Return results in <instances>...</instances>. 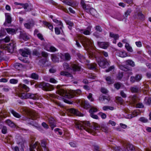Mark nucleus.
I'll list each match as a JSON object with an SVG mask.
<instances>
[{"mask_svg": "<svg viewBox=\"0 0 151 151\" xmlns=\"http://www.w3.org/2000/svg\"><path fill=\"white\" fill-rule=\"evenodd\" d=\"M76 128L81 130L84 129L88 133H90L93 135H95L99 127H98L93 126V127L90 125L88 121L84 122H78L76 124Z\"/></svg>", "mask_w": 151, "mask_h": 151, "instance_id": "1", "label": "nucleus"}, {"mask_svg": "<svg viewBox=\"0 0 151 151\" xmlns=\"http://www.w3.org/2000/svg\"><path fill=\"white\" fill-rule=\"evenodd\" d=\"M57 88L58 89V92L59 94L62 96L69 99L72 98L74 96L80 95L81 93V90L79 89L67 91L63 89L62 87L61 86H57Z\"/></svg>", "mask_w": 151, "mask_h": 151, "instance_id": "2", "label": "nucleus"}, {"mask_svg": "<svg viewBox=\"0 0 151 151\" xmlns=\"http://www.w3.org/2000/svg\"><path fill=\"white\" fill-rule=\"evenodd\" d=\"M79 40L82 45L86 50L89 51V48L92 46L93 45V41L92 40L86 37L80 35H78L77 37L75 39L76 41V44L78 47H81V45L78 41Z\"/></svg>", "mask_w": 151, "mask_h": 151, "instance_id": "3", "label": "nucleus"}, {"mask_svg": "<svg viewBox=\"0 0 151 151\" xmlns=\"http://www.w3.org/2000/svg\"><path fill=\"white\" fill-rule=\"evenodd\" d=\"M18 87V96L22 99H28L29 94L28 93L23 92L28 91L29 90V88L27 86H19Z\"/></svg>", "mask_w": 151, "mask_h": 151, "instance_id": "4", "label": "nucleus"}, {"mask_svg": "<svg viewBox=\"0 0 151 151\" xmlns=\"http://www.w3.org/2000/svg\"><path fill=\"white\" fill-rule=\"evenodd\" d=\"M64 68L65 69L70 70L72 69L74 71H79L80 70L81 67L78 65L74 63H72L70 65V67L68 63H64L63 64Z\"/></svg>", "mask_w": 151, "mask_h": 151, "instance_id": "5", "label": "nucleus"}, {"mask_svg": "<svg viewBox=\"0 0 151 151\" xmlns=\"http://www.w3.org/2000/svg\"><path fill=\"white\" fill-rule=\"evenodd\" d=\"M97 62L99 66L103 68H106L109 65V62L104 57H99L97 60Z\"/></svg>", "mask_w": 151, "mask_h": 151, "instance_id": "6", "label": "nucleus"}, {"mask_svg": "<svg viewBox=\"0 0 151 151\" xmlns=\"http://www.w3.org/2000/svg\"><path fill=\"white\" fill-rule=\"evenodd\" d=\"M41 54L42 56L43 57L45 58L42 60H41L40 62L42 63L43 65L45 66H48L50 65V62L48 64H45L46 62H48V60L47 58V57L48 55V54L45 52H42Z\"/></svg>", "mask_w": 151, "mask_h": 151, "instance_id": "7", "label": "nucleus"}, {"mask_svg": "<svg viewBox=\"0 0 151 151\" xmlns=\"http://www.w3.org/2000/svg\"><path fill=\"white\" fill-rule=\"evenodd\" d=\"M142 78V75L140 74H137L135 76H132L130 77V81L132 83L135 82H138L141 80Z\"/></svg>", "mask_w": 151, "mask_h": 151, "instance_id": "8", "label": "nucleus"}, {"mask_svg": "<svg viewBox=\"0 0 151 151\" xmlns=\"http://www.w3.org/2000/svg\"><path fill=\"white\" fill-rule=\"evenodd\" d=\"M12 43L8 45L6 47L7 49L10 52H12L13 51L14 48L16 46L15 43L14 41L12 40Z\"/></svg>", "mask_w": 151, "mask_h": 151, "instance_id": "9", "label": "nucleus"}, {"mask_svg": "<svg viewBox=\"0 0 151 151\" xmlns=\"http://www.w3.org/2000/svg\"><path fill=\"white\" fill-rule=\"evenodd\" d=\"M92 26H89L86 29H81L79 30L80 32L86 35H89L91 34V31Z\"/></svg>", "mask_w": 151, "mask_h": 151, "instance_id": "10", "label": "nucleus"}, {"mask_svg": "<svg viewBox=\"0 0 151 151\" xmlns=\"http://www.w3.org/2000/svg\"><path fill=\"white\" fill-rule=\"evenodd\" d=\"M133 17L134 18L139 19L141 20H144L145 18L144 15L140 12H137L134 13Z\"/></svg>", "mask_w": 151, "mask_h": 151, "instance_id": "11", "label": "nucleus"}, {"mask_svg": "<svg viewBox=\"0 0 151 151\" xmlns=\"http://www.w3.org/2000/svg\"><path fill=\"white\" fill-rule=\"evenodd\" d=\"M99 100L101 103H104V104H106L108 103L110 100V98L109 97H106V96H99Z\"/></svg>", "mask_w": 151, "mask_h": 151, "instance_id": "12", "label": "nucleus"}, {"mask_svg": "<svg viewBox=\"0 0 151 151\" xmlns=\"http://www.w3.org/2000/svg\"><path fill=\"white\" fill-rule=\"evenodd\" d=\"M48 119V122L50 126L52 129L54 127H56L55 121L53 118L52 117L47 116Z\"/></svg>", "mask_w": 151, "mask_h": 151, "instance_id": "13", "label": "nucleus"}, {"mask_svg": "<svg viewBox=\"0 0 151 151\" xmlns=\"http://www.w3.org/2000/svg\"><path fill=\"white\" fill-rule=\"evenodd\" d=\"M19 53L23 57H27L28 55L30 54V51L27 49H20Z\"/></svg>", "mask_w": 151, "mask_h": 151, "instance_id": "14", "label": "nucleus"}, {"mask_svg": "<svg viewBox=\"0 0 151 151\" xmlns=\"http://www.w3.org/2000/svg\"><path fill=\"white\" fill-rule=\"evenodd\" d=\"M68 111L70 113L79 116H83V114L76 109L71 108L68 109Z\"/></svg>", "mask_w": 151, "mask_h": 151, "instance_id": "15", "label": "nucleus"}, {"mask_svg": "<svg viewBox=\"0 0 151 151\" xmlns=\"http://www.w3.org/2000/svg\"><path fill=\"white\" fill-rule=\"evenodd\" d=\"M38 87L45 91H51L53 89V86H38Z\"/></svg>", "mask_w": 151, "mask_h": 151, "instance_id": "16", "label": "nucleus"}, {"mask_svg": "<svg viewBox=\"0 0 151 151\" xmlns=\"http://www.w3.org/2000/svg\"><path fill=\"white\" fill-rule=\"evenodd\" d=\"M98 45L101 48L106 49L109 46V43L107 42H98Z\"/></svg>", "mask_w": 151, "mask_h": 151, "instance_id": "17", "label": "nucleus"}, {"mask_svg": "<svg viewBox=\"0 0 151 151\" xmlns=\"http://www.w3.org/2000/svg\"><path fill=\"white\" fill-rule=\"evenodd\" d=\"M35 24V22L33 20H31L24 24V27L27 29H29L32 27Z\"/></svg>", "mask_w": 151, "mask_h": 151, "instance_id": "18", "label": "nucleus"}, {"mask_svg": "<svg viewBox=\"0 0 151 151\" xmlns=\"http://www.w3.org/2000/svg\"><path fill=\"white\" fill-rule=\"evenodd\" d=\"M124 148L125 151L127 150V151H135V148L133 145L130 143H127Z\"/></svg>", "mask_w": 151, "mask_h": 151, "instance_id": "19", "label": "nucleus"}, {"mask_svg": "<svg viewBox=\"0 0 151 151\" xmlns=\"http://www.w3.org/2000/svg\"><path fill=\"white\" fill-rule=\"evenodd\" d=\"M5 21L8 24H10L12 22V17L9 13H5Z\"/></svg>", "mask_w": 151, "mask_h": 151, "instance_id": "20", "label": "nucleus"}, {"mask_svg": "<svg viewBox=\"0 0 151 151\" xmlns=\"http://www.w3.org/2000/svg\"><path fill=\"white\" fill-rule=\"evenodd\" d=\"M19 38L20 39H22L24 41H27L29 39V37L26 33L22 32H20Z\"/></svg>", "mask_w": 151, "mask_h": 151, "instance_id": "21", "label": "nucleus"}, {"mask_svg": "<svg viewBox=\"0 0 151 151\" xmlns=\"http://www.w3.org/2000/svg\"><path fill=\"white\" fill-rule=\"evenodd\" d=\"M5 30L6 31L7 33L9 34L13 35L16 33V31L14 29L12 28H6L5 29Z\"/></svg>", "mask_w": 151, "mask_h": 151, "instance_id": "22", "label": "nucleus"}, {"mask_svg": "<svg viewBox=\"0 0 151 151\" xmlns=\"http://www.w3.org/2000/svg\"><path fill=\"white\" fill-rule=\"evenodd\" d=\"M28 98H30L33 99H38L39 98V96L37 94H33L28 93Z\"/></svg>", "mask_w": 151, "mask_h": 151, "instance_id": "23", "label": "nucleus"}, {"mask_svg": "<svg viewBox=\"0 0 151 151\" xmlns=\"http://www.w3.org/2000/svg\"><path fill=\"white\" fill-rule=\"evenodd\" d=\"M43 23L46 27H48L52 31H53V26L52 24L46 22H43Z\"/></svg>", "mask_w": 151, "mask_h": 151, "instance_id": "24", "label": "nucleus"}, {"mask_svg": "<svg viewBox=\"0 0 151 151\" xmlns=\"http://www.w3.org/2000/svg\"><path fill=\"white\" fill-rule=\"evenodd\" d=\"M105 80L107 82V83L109 84H113L114 82V80L112 79L111 77L109 76H105Z\"/></svg>", "mask_w": 151, "mask_h": 151, "instance_id": "25", "label": "nucleus"}, {"mask_svg": "<svg viewBox=\"0 0 151 151\" xmlns=\"http://www.w3.org/2000/svg\"><path fill=\"white\" fill-rule=\"evenodd\" d=\"M41 144L45 151H49V149L47 146V144L45 141L42 140Z\"/></svg>", "mask_w": 151, "mask_h": 151, "instance_id": "26", "label": "nucleus"}, {"mask_svg": "<svg viewBox=\"0 0 151 151\" xmlns=\"http://www.w3.org/2000/svg\"><path fill=\"white\" fill-rule=\"evenodd\" d=\"M109 36L115 40H118L119 37V36L118 34H114L112 32H109Z\"/></svg>", "mask_w": 151, "mask_h": 151, "instance_id": "27", "label": "nucleus"}, {"mask_svg": "<svg viewBox=\"0 0 151 151\" xmlns=\"http://www.w3.org/2000/svg\"><path fill=\"white\" fill-rule=\"evenodd\" d=\"M129 100L133 104H134L137 102V99L136 96H131L129 97Z\"/></svg>", "mask_w": 151, "mask_h": 151, "instance_id": "28", "label": "nucleus"}, {"mask_svg": "<svg viewBox=\"0 0 151 151\" xmlns=\"http://www.w3.org/2000/svg\"><path fill=\"white\" fill-rule=\"evenodd\" d=\"M81 106L86 109H87L91 107L88 103L86 101H83V102L82 105Z\"/></svg>", "mask_w": 151, "mask_h": 151, "instance_id": "29", "label": "nucleus"}, {"mask_svg": "<svg viewBox=\"0 0 151 151\" xmlns=\"http://www.w3.org/2000/svg\"><path fill=\"white\" fill-rule=\"evenodd\" d=\"M5 123L10 127H13L14 126V124L10 119H7L5 122Z\"/></svg>", "mask_w": 151, "mask_h": 151, "instance_id": "30", "label": "nucleus"}, {"mask_svg": "<svg viewBox=\"0 0 151 151\" xmlns=\"http://www.w3.org/2000/svg\"><path fill=\"white\" fill-rule=\"evenodd\" d=\"M10 111L14 116L17 118H19L20 117V115L19 114L14 111L13 110L11 109Z\"/></svg>", "mask_w": 151, "mask_h": 151, "instance_id": "31", "label": "nucleus"}, {"mask_svg": "<svg viewBox=\"0 0 151 151\" xmlns=\"http://www.w3.org/2000/svg\"><path fill=\"white\" fill-rule=\"evenodd\" d=\"M118 55L120 57L124 58L127 56V54L124 51H120L118 53Z\"/></svg>", "mask_w": 151, "mask_h": 151, "instance_id": "32", "label": "nucleus"}, {"mask_svg": "<svg viewBox=\"0 0 151 151\" xmlns=\"http://www.w3.org/2000/svg\"><path fill=\"white\" fill-rule=\"evenodd\" d=\"M127 65H130L132 67H134L135 66L134 63L132 60H128L126 61Z\"/></svg>", "mask_w": 151, "mask_h": 151, "instance_id": "33", "label": "nucleus"}, {"mask_svg": "<svg viewBox=\"0 0 151 151\" xmlns=\"http://www.w3.org/2000/svg\"><path fill=\"white\" fill-rule=\"evenodd\" d=\"M14 4L16 5H20L22 6L24 9H26L27 7H28V4L27 3L23 4L20 3H18L17 2H15Z\"/></svg>", "mask_w": 151, "mask_h": 151, "instance_id": "34", "label": "nucleus"}, {"mask_svg": "<svg viewBox=\"0 0 151 151\" xmlns=\"http://www.w3.org/2000/svg\"><path fill=\"white\" fill-rule=\"evenodd\" d=\"M77 55L78 57L80 59L81 62H83L85 61V58L84 56L80 53H78Z\"/></svg>", "mask_w": 151, "mask_h": 151, "instance_id": "35", "label": "nucleus"}, {"mask_svg": "<svg viewBox=\"0 0 151 151\" xmlns=\"http://www.w3.org/2000/svg\"><path fill=\"white\" fill-rule=\"evenodd\" d=\"M39 143L37 142H36L33 146V147L36 148L37 146V151H43L41 147L39 146Z\"/></svg>", "mask_w": 151, "mask_h": 151, "instance_id": "36", "label": "nucleus"}, {"mask_svg": "<svg viewBox=\"0 0 151 151\" xmlns=\"http://www.w3.org/2000/svg\"><path fill=\"white\" fill-rule=\"evenodd\" d=\"M103 109L104 111H106L108 109L113 110L114 109V107L111 106H105L103 107Z\"/></svg>", "mask_w": 151, "mask_h": 151, "instance_id": "37", "label": "nucleus"}, {"mask_svg": "<svg viewBox=\"0 0 151 151\" xmlns=\"http://www.w3.org/2000/svg\"><path fill=\"white\" fill-rule=\"evenodd\" d=\"M31 118L32 119H35L39 117L38 114L36 113H33L31 116Z\"/></svg>", "mask_w": 151, "mask_h": 151, "instance_id": "38", "label": "nucleus"}, {"mask_svg": "<svg viewBox=\"0 0 151 151\" xmlns=\"http://www.w3.org/2000/svg\"><path fill=\"white\" fill-rule=\"evenodd\" d=\"M120 68L122 70L125 71H127L130 70H131L129 68L128 66L126 67L125 66L122 65L120 67Z\"/></svg>", "mask_w": 151, "mask_h": 151, "instance_id": "39", "label": "nucleus"}, {"mask_svg": "<svg viewBox=\"0 0 151 151\" xmlns=\"http://www.w3.org/2000/svg\"><path fill=\"white\" fill-rule=\"evenodd\" d=\"M125 47L128 51L130 52H132V49L128 43H126L125 45Z\"/></svg>", "mask_w": 151, "mask_h": 151, "instance_id": "40", "label": "nucleus"}, {"mask_svg": "<svg viewBox=\"0 0 151 151\" xmlns=\"http://www.w3.org/2000/svg\"><path fill=\"white\" fill-rule=\"evenodd\" d=\"M14 66L15 68L18 70L23 67L22 65L19 63H16L14 64Z\"/></svg>", "mask_w": 151, "mask_h": 151, "instance_id": "41", "label": "nucleus"}, {"mask_svg": "<svg viewBox=\"0 0 151 151\" xmlns=\"http://www.w3.org/2000/svg\"><path fill=\"white\" fill-rule=\"evenodd\" d=\"M111 148L113 150L115 151H119L120 150V147H118L114 145L111 146Z\"/></svg>", "mask_w": 151, "mask_h": 151, "instance_id": "42", "label": "nucleus"}, {"mask_svg": "<svg viewBox=\"0 0 151 151\" xmlns=\"http://www.w3.org/2000/svg\"><path fill=\"white\" fill-rule=\"evenodd\" d=\"M97 65L95 63H91L88 65V68L91 69H94L96 68Z\"/></svg>", "mask_w": 151, "mask_h": 151, "instance_id": "43", "label": "nucleus"}, {"mask_svg": "<svg viewBox=\"0 0 151 151\" xmlns=\"http://www.w3.org/2000/svg\"><path fill=\"white\" fill-rule=\"evenodd\" d=\"M99 53L101 55H103L106 57H107L108 56V52L105 51H100Z\"/></svg>", "mask_w": 151, "mask_h": 151, "instance_id": "44", "label": "nucleus"}, {"mask_svg": "<svg viewBox=\"0 0 151 151\" xmlns=\"http://www.w3.org/2000/svg\"><path fill=\"white\" fill-rule=\"evenodd\" d=\"M132 12V10L130 9H128L125 12L124 15L126 17H127L128 15H129Z\"/></svg>", "mask_w": 151, "mask_h": 151, "instance_id": "45", "label": "nucleus"}, {"mask_svg": "<svg viewBox=\"0 0 151 151\" xmlns=\"http://www.w3.org/2000/svg\"><path fill=\"white\" fill-rule=\"evenodd\" d=\"M51 59L54 62H56L58 61V58L56 55H51Z\"/></svg>", "mask_w": 151, "mask_h": 151, "instance_id": "46", "label": "nucleus"}, {"mask_svg": "<svg viewBox=\"0 0 151 151\" xmlns=\"http://www.w3.org/2000/svg\"><path fill=\"white\" fill-rule=\"evenodd\" d=\"M5 29L3 28H2L0 31V37H2L5 35L6 34V32L5 31Z\"/></svg>", "mask_w": 151, "mask_h": 151, "instance_id": "47", "label": "nucleus"}, {"mask_svg": "<svg viewBox=\"0 0 151 151\" xmlns=\"http://www.w3.org/2000/svg\"><path fill=\"white\" fill-rule=\"evenodd\" d=\"M98 111V109L96 107H91V109L89 110V112L90 113H93L94 112H96Z\"/></svg>", "mask_w": 151, "mask_h": 151, "instance_id": "48", "label": "nucleus"}, {"mask_svg": "<svg viewBox=\"0 0 151 151\" xmlns=\"http://www.w3.org/2000/svg\"><path fill=\"white\" fill-rule=\"evenodd\" d=\"M60 74L61 75L65 76H70L71 75L70 73L68 72L62 71L60 73Z\"/></svg>", "mask_w": 151, "mask_h": 151, "instance_id": "49", "label": "nucleus"}, {"mask_svg": "<svg viewBox=\"0 0 151 151\" xmlns=\"http://www.w3.org/2000/svg\"><path fill=\"white\" fill-rule=\"evenodd\" d=\"M137 115V114L136 112L134 111L131 114L129 115L128 117L129 118H132L134 117Z\"/></svg>", "mask_w": 151, "mask_h": 151, "instance_id": "50", "label": "nucleus"}, {"mask_svg": "<svg viewBox=\"0 0 151 151\" xmlns=\"http://www.w3.org/2000/svg\"><path fill=\"white\" fill-rule=\"evenodd\" d=\"M66 23L69 26V27H68V28L71 30L72 29V27L73 25V23L71 21H68L66 22Z\"/></svg>", "mask_w": 151, "mask_h": 151, "instance_id": "51", "label": "nucleus"}, {"mask_svg": "<svg viewBox=\"0 0 151 151\" xmlns=\"http://www.w3.org/2000/svg\"><path fill=\"white\" fill-rule=\"evenodd\" d=\"M91 14L93 16H94L96 13V11L94 9L91 8L89 11Z\"/></svg>", "mask_w": 151, "mask_h": 151, "instance_id": "52", "label": "nucleus"}, {"mask_svg": "<svg viewBox=\"0 0 151 151\" xmlns=\"http://www.w3.org/2000/svg\"><path fill=\"white\" fill-rule=\"evenodd\" d=\"M101 129L103 131L105 132H108L109 130L108 128L106 126H102Z\"/></svg>", "mask_w": 151, "mask_h": 151, "instance_id": "53", "label": "nucleus"}, {"mask_svg": "<svg viewBox=\"0 0 151 151\" xmlns=\"http://www.w3.org/2000/svg\"><path fill=\"white\" fill-rule=\"evenodd\" d=\"M31 77L34 79H37L38 78V76L37 74L34 73L32 74Z\"/></svg>", "mask_w": 151, "mask_h": 151, "instance_id": "54", "label": "nucleus"}, {"mask_svg": "<svg viewBox=\"0 0 151 151\" xmlns=\"http://www.w3.org/2000/svg\"><path fill=\"white\" fill-rule=\"evenodd\" d=\"M18 82V80L17 79H12L10 80V82L12 84H16Z\"/></svg>", "mask_w": 151, "mask_h": 151, "instance_id": "55", "label": "nucleus"}, {"mask_svg": "<svg viewBox=\"0 0 151 151\" xmlns=\"http://www.w3.org/2000/svg\"><path fill=\"white\" fill-rule=\"evenodd\" d=\"M65 60H69L70 59V56L68 53H66L65 54Z\"/></svg>", "mask_w": 151, "mask_h": 151, "instance_id": "56", "label": "nucleus"}, {"mask_svg": "<svg viewBox=\"0 0 151 151\" xmlns=\"http://www.w3.org/2000/svg\"><path fill=\"white\" fill-rule=\"evenodd\" d=\"M101 92L104 94H106L108 92V91L104 88H102L101 89Z\"/></svg>", "mask_w": 151, "mask_h": 151, "instance_id": "57", "label": "nucleus"}, {"mask_svg": "<svg viewBox=\"0 0 151 151\" xmlns=\"http://www.w3.org/2000/svg\"><path fill=\"white\" fill-rule=\"evenodd\" d=\"M139 120L144 123H146L148 121V120L144 117H140L139 119Z\"/></svg>", "mask_w": 151, "mask_h": 151, "instance_id": "58", "label": "nucleus"}, {"mask_svg": "<svg viewBox=\"0 0 151 151\" xmlns=\"http://www.w3.org/2000/svg\"><path fill=\"white\" fill-rule=\"evenodd\" d=\"M1 132L4 134H6V133L7 132V129L6 126H3Z\"/></svg>", "mask_w": 151, "mask_h": 151, "instance_id": "59", "label": "nucleus"}, {"mask_svg": "<svg viewBox=\"0 0 151 151\" xmlns=\"http://www.w3.org/2000/svg\"><path fill=\"white\" fill-rule=\"evenodd\" d=\"M116 100H117L121 104L122 103L124 102L123 99L120 97L117 96L116 97Z\"/></svg>", "mask_w": 151, "mask_h": 151, "instance_id": "60", "label": "nucleus"}, {"mask_svg": "<svg viewBox=\"0 0 151 151\" xmlns=\"http://www.w3.org/2000/svg\"><path fill=\"white\" fill-rule=\"evenodd\" d=\"M57 49L53 46H51L50 47V51L52 52H54L57 51Z\"/></svg>", "mask_w": 151, "mask_h": 151, "instance_id": "61", "label": "nucleus"}, {"mask_svg": "<svg viewBox=\"0 0 151 151\" xmlns=\"http://www.w3.org/2000/svg\"><path fill=\"white\" fill-rule=\"evenodd\" d=\"M53 21L54 22H55L57 24H58L59 25H61V26H63V23L60 21H59L56 19H53Z\"/></svg>", "mask_w": 151, "mask_h": 151, "instance_id": "62", "label": "nucleus"}, {"mask_svg": "<svg viewBox=\"0 0 151 151\" xmlns=\"http://www.w3.org/2000/svg\"><path fill=\"white\" fill-rule=\"evenodd\" d=\"M87 77L89 78L90 79H95L96 76L94 75V74H93L92 73H90L88 74V75L87 76Z\"/></svg>", "mask_w": 151, "mask_h": 151, "instance_id": "63", "label": "nucleus"}, {"mask_svg": "<svg viewBox=\"0 0 151 151\" xmlns=\"http://www.w3.org/2000/svg\"><path fill=\"white\" fill-rule=\"evenodd\" d=\"M131 90L132 92L133 93H137L139 91V90L138 88L134 87L131 88Z\"/></svg>", "mask_w": 151, "mask_h": 151, "instance_id": "64", "label": "nucleus"}]
</instances>
